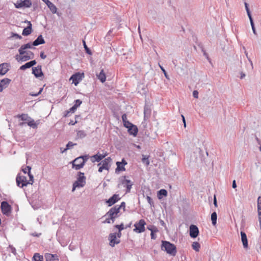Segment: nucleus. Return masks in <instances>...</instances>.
Returning <instances> with one entry per match:
<instances>
[{
    "label": "nucleus",
    "instance_id": "27",
    "mask_svg": "<svg viewBox=\"0 0 261 261\" xmlns=\"http://www.w3.org/2000/svg\"><path fill=\"white\" fill-rule=\"evenodd\" d=\"M97 78L102 82L104 83L106 80V75L103 69H102L99 74L97 75Z\"/></svg>",
    "mask_w": 261,
    "mask_h": 261
},
{
    "label": "nucleus",
    "instance_id": "5",
    "mask_svg": "<svg viewBox=\"0 0 261 261\" xmlns=\"http://www.w3.org/2000/svg\"><path fill=\"white\" fill-rule=\"evenodd\" d=\"M1 208L3 215L7 216H9L11 215L12 207L7 201H3L1 202Z\"/></svg>",
    "mask_w": 261,
    "mask_h": 261
},
{
    "label": "nucleus",
    "instance_id": "39",
    "mask_svg": "<svg viewBox=\"0 0 261 261\" xmlns=\"http://www.w3.org/2000/svg\"><path fill=\"white\" fill-rule=\"evenodd\" d=\"M142 162L143 164H145L146 166L149 165V161L148 160V156H146L145 155H143V158L142 159Z\"/></svg>",
    "mask_w": 261,
    "mask_h": 261
},
{
    "label": "nucleus",
    "instance_id": "49",
    "mask_svg": "<svg viewBox=\"0 0 261 261\" xmlns=\"http://www.w3.org/2000/svg\"><path fill=\"white\" fill-rule=\"evenodd\" d=\"M111 221H112V223H113L114 222V220H113V219H111V217H108V218L105 220V221L103 222V223H111Z\"/></svg>",
    "mask_w": 261,
    "mask_h": 261
},
{
    "label": "nucleus",
    "instance_id": "60",
    "mask_svg": "<svg viewBox=\"0 0 261 261\" xmlns=\"http://www.w3.org/2000/svg\"><path fill=\"white\" fill-rule=\"evenodd\" d=\"M258 216H261V206L257 207Z\"/></svg>",
    "mask_w": 261,
    "mask_h": 261
},
{
    "label": "nucleus",
    "instance_id": "63",
    "mask_svg": "<svg viewBox=\"0 0 261 261\" xmlns=\"http://www.w3.org/2000/svg\"><path fill=\"white\" fill-rule=\"evenodd\" d=\"M258 221H259L260 227L261 228V216H258Z\"/></svg>",
    "mask_w": 261,
    "mask_h": 261
},
{
    "label": "nucleus",
    "instance_id": "48",
    "mask_svg": "<svg viewBox=\"0 0 261 261\" xmlns=\"http://www.w3.org/2000/svg\"><path fill=\"white\" fill-rule=\"evenodd\" d=\"M123 124H124V126L127 128H129L130 127H132V125H133L132 123H130L128 121L124 122V123H123Z\"/></svg>",
    "mask_w": 261,
    "mask_h": 261
},
{
    "label": "nucleus",
    "instance_id": "55",
    "mask_svg": "<svg viewBox=\"0 0 261 261\" xmlns=\"http://www.w3.org/2000/svg\"><path fill=\"white\" fill-rule=\"evenodd\" d=\"M146 199H147V200L148 201V202L150 204V205H152L153 204V201L152 200V199L149 196H147V197H146Z\"/></svg>",
    "mask_w": 261,
    "mask_h": 261
},
{
    "label": "nucleus",
    "instance_id": "11",
    "mask_svg": "<svg viewBox=\"0 0 261 261\" xmlns=\"http://www.w3.org/2000/svg\"><path fill=\"white\" fill-rule=\"evenodd\" d=\"M190 236L192 238H196L199 234V229L195 225H191L189 228Z\"/></svg>",
    "mask_w": 261,
    "mask_h": 261
},
{
    "label": "nucleus",
    "instance_id": "18",
    "mask_svg": "<svg viewBox=\"0 0 261 261\" xmlns=\"http://www.w3.org/2000/svg\"><path fill=\"white\" fill-rule=\"evenodd\" d=\"M33 43H28L27 44L22 45L21 46L20 48L18 50L19 53L20 55H23L25 54V50L26 49L31 48L33 46Z\"/></svg>",
    "mask_w": 261,
    "mask_h": 261
},
{
    "label": "nucleus",
    "instance_id": "12",
    "mask_svg": "<svg viewBox=\"0 0 261 261\" xmlns=\"http://www.w3.org/2000/svg\"><path fill=\"white\" fill-rule=\"evenodd\" d=\"M108 153L107 152L103 154L97 153L96 154L93 155L90 157V160L92 163H94L95 162H99L103 158H105Z\"/></svg>",
    "mask_w": 261,
    "mask_h": 261
},
{
    "label": "nucleus",
    "instance_id": "61",
    "mask_svg": "<svg viewBox=\"0 0 261 261\" xmlns=\"http://www.w3.org/2000/svg\"><path fill=\"white\" fill-rule=\"evenodd\" d=\"M13 36L16 37L17 38L19 39H21V36L17 34H14Z\"/></svg>",
    "mask_w": 261,
    "mask_h": 261
},
{
    "label": "nucleus",
    "instance_id": "15",
    "mask_svg": "<svg viewBox=\"0 0 261 261\" xmlns=\"http://www.w3.org/2000/svg\"><path fill=\"white\" fill-rule=\"evenodd\" d=\"M10 64L4 63L0 64V75H5L9 70Z\"/></svg>",
    "mask_w": 261,
    "mask_h": 261
},
{
    "label": "nucleus",
    "instance_id": "45",
    "mask_svg": "<svg viewBox=\"0 0 261 261\" xmlns=\"http://www.w3.org/2000/svg\"><path fill=\"white\" fill-rule=\"evenodd\" d=\"M76 145V143H73L72 142H69L66 145V148L65 149V150L70 149V148Z\"/></svg>",
    "mask_w": 261,
    "mask_h": 261
},
{
    "label": "nucleus",
    "instance_id": "3",
    "mask_svg": "<svg viewBox=\"0 0 261 261\" xmlns=\"http://www.w3.org/2000/svg\"><path fill=\"white\" fill-rule=\"evenodd\" d=\"M162 250H165L168 253L173 256H175L176 253V246L168 241H163L162 245L161 246Z\"/></svg>",
    "mask_w": 261,
    "mask_h": 261
},
{
    "label": "nucleus",
    "instance_id": "17",
    "mask_svg": "<svg viewBox=\"0 0 261 261\" xmlns=\"http://www.w3.org/2000/svg\"><path fill=\"white\" fill-rule=\"evenodd\" d=\"M32 71L33 73L36 77H40L43 75L41 66L40 65H38L37 67L33 68Z\"/></svg>",
    "mask_w": 261,
    "mask_h": 261
},
{
    "label": "nucleus",
    "instance_id": "21",
    "mask_svg": "<svg viewBox=\"0 0 261 261\" xmlns=\"http://www.w3.org/2000/svg\"><path fill=\"white\" fill-rule=\"evenodd\" d=\"M46 261H59L58 256L57 254L46 253L45 255Z\"/></svg>",
    "mask_w": 261,
    "mask_h": 261
},
{
    "label": "nucleus",
    "instance_id": "20",
    "mask_svg": "<svg viewBox=\"0 0 261 261\" xmlns=\"http://www.w3.org/2000/svg\"><path fill=\"white\" fill-rule=\"evenodd\" d=\"M111 161V158L110 157H108L98 164V166L101 165L103 166V168H106V170H108L109 169V164Z\"/></svg>",
    "mask_w": 261,
    "mask_h": 261
},
{
    "label": "nucleus",
    "instance_id": "26",
    "mask_svg": "<svg viewBox=\"0 0 261 261\" xmlns=\"http://www.w3.org/2000/svg\"><path fill=\"white\" fill-rule=\"evenodd\" d=\"M241 239L244 248L248 247V241L246 233L244 232H241Z\"/></svg>",
    "mask_w": 261,
    "mask_h": 261
},
{
    "label": "nucleus",
    "instance_id": "10",
    "mask_svg": "<svg viewBox=\"0 0 261 261\" xmlns=\"http://www.w3.org/2000/svg\"><path fill=\"white\" fill-rule=\"evenodd\" d=\"M123 187H126V193L130 192L132 187L133 186V182L128 179L126 178V176H123V178L121 180L120 184Z\"/></svg>",
    "mask_w": 261,
    "mask_h": 261
},
{
    "label": "nucleus",
    "instance_id": "30",
    "mask_svg": "<svg viewBox=\"0 0 261 261\" xmlns=\"http://www.w3.org/2000/svg\"><path fill=\"white\" fill-rule=\"evenodd\" d=\"M17 118H20L22 121L29 120L30 117L27 114H18L16 116Z\"/></svg>",
    "mask_w": 261,
    "mask_h": 261
},
{
    "label": "nucleus",
    "instance_id": "13",
    "mask_svg": "<svg viewBox=\"0 0 261 261\" xmlns=\"http://www.w3.org/2000/svg\"><path fill=\"white\" fill-rule=\"evenodd\" d=\"M110 245L112 247H114L115 244H118L120 243V240L117 238V234L116 233H111L109 236Z\"/></svg>",
    "mask_w": 261,
    "mask_h": 261
},
{
    "label": "nucleus",
    "instance_id": "64",
    "mask_svg": "<svg viewBox=\"0 0 261 261\" xmlns=\"http://www.w3.org/2000/svg\"><path fill=\"white\" fill-rule=\"evenodd\" d=\"M214 204L215 205V206H217V200H216V197L215 196L214 197Z\"/></svg>",
    "mask_w": 261,
    "mask_h": 261
},
{
    "label": "nucleus",
    "instance_id": "1",
    "mask_svg": "<svg viewBox=\"0 0 261 261\" xmlns=\"http://www.w3.org/2000/svg\"><path fill=\"white\" fill-rule=\"evenodd\" d=\"M29 180H28L27 179V177L23 175H21L19 174L16 178V182L17 185L22 188L24 186H27L29 184L32 185L34 182V177L33 175H30Z\"/></svg>",
    "mask_w": 261,
    "mask_h": 261
},
{
    "label": "nucleus",
    "instance_id": "8",
    "mask_svg": "<svg viewBox=\"0 0 261 261\" xmlns=\"http://www.w3.org/2000/svg\"><path fill=\"white\" fill-rule=\"evenodd\" d=\"M146 225V222L144 220L141 219L138 223H136L134 225L135 228L134 229V231L138 232L141 233L145 231V225Z\"/></svg>",
    "mask_w": 261,
    "mask_h": 261
},
{
    "label": "nucleus",
    "instance_id": "42",
    "mask_svg": "<svg viewBox=\"0 0 261 261\" xmlns=\"http://www.w3.org/2000/svg\"><path fill=\"white\" fill-rule=\"evenodd\" d=\"M249 20H250V23H251V27H252V29L253 32V33L255 35H256L257 33H256V30H255V27H254V23H253V21L252 18H249Z\"/></svg>",
    "mask_w": 261,
    "mask_h": 261
},
{
    "label": "nucleus",
    "instance_id": "54",
    "mask_svg": "<svg viewBox=\"0 0 261 261\" xmlns=\"http://www.w3.org/2000/svg\"><path fill=\"white\" fill-rule=\"evenodd\" d=\"M122 120L123 123H124V122L128 121L127 119V116L125 114H124L122 115Z\"/></svg>",
    "mask_w": 261,
    "mask_h": 261
},
{
    "label": "nucleus",
    "instance_id": "33",
    "mask_svg": "<svg viewBox=\"0 0 261 261\" xmlns=\"http://www.w3.org/2000/svg\"><path fill=\"white\" fill-rule=\"evenodd\" d=\"M28 125L33 128H36L37 127V124L34 120L30 117L29 120L27 121Z\"/></svg>",
    "mask_w": 261,
    "mask_h": 261
},
{
    "label": "nucleus",
    "instance_id": "46",
    "mask_svg": "<svg viewBox=\"0 0 261 261\" xmlns=\"http://www.w3.org/2000/svg\"><path fill=\"white\" fill-rule=\"evenodd\" d=\"M115 206L118 207L120 211L121 208H123V211H125V203L124 202H122L120 205H116Z\"/></svg>",
    "mask_w": 261,
    "mask_h": 261
},
{
    "label": "nucleus",
    "instance_id": "34",
    "mask_svg": "<svg viewBox=\"0 0 261 261\" xmlns=\"http://www.w3.org/2000/svg\"><path fill=\"white\" fill-rule=\"evenodd\" d=\"M151 114V111L148 109H144V120H147L149 118Z\"/></svg>",
    "mask_w": 261,
    "mask_h": 261
},
{
    "label": "nucleus",
    "instance_id": "28",
    "mask_svg": "<svg viewBox=\"0 0 261 261\" xmlns=\"http://www.w3.org/2000/svg\"><path fill=\"white\" fill-rule=\"evenodd\" d=\"M167 191L165 189H161L158 192L157 196L159 199H161L163 198V196H167Z\"/></svg>",
    "mask_w": 261,
    "mask_h": 261
},
{
    "label": "nucleus",
    "instance_id": "4",
    "mask_svg": "<svg viewBox=\"0 0 261 261\" xmlns=\"http://www.w3.org/2000/svg\"><path fill=\"white\" fill-rule=\"evenodd\" d=\"M86 184V177L84 176V173L79 172V177L77 180L73 183L72 191H74L76 188H81L85 186Z\"/></svg>",
    "mask_w": 261,
    "mask_h": 261
},
{
    "label": "nucleus",
    "instance_id": "58",
    "mask_svg": "<svg viewBox=\"0 0 261 261\" xmlns=\"http://www.w3.org/2000/svg\"><path fill=\"white\" fill-rule=\"evenodd\" d=\"M40 57L43 59H44L46 58V56L45 55H44V53L43 52H41L40 53Z\"/></svg>",
    "mask_w": 261,
    "mask_h": 261
},
{
    "label": "nucleus",
    "instance_id": "56",
    "mask_svg": "<svg viewBox=\"0 0 261 261\" xmlns=\"http://www.w3.org/2000/svg\"><path fill=\"white\" fill-rule=\"evenodd\" d=\"M193 95L195 98H198V92L197 90H194L193 92Z\"/></svg>",
    "mask_w": 261,
    "mask_h": 261
},
{
    "label": "nucleus",
    "instance_id": "53",
    "mask_svg": "<svg viewBox=\"0 0 261 261\" xmlns=\"http://www.w3.org/2000/svg\"><path fill=\"white\" fill-rule=\"evenodd\" d=\"M77 108H76L75 107V105H74L72 107H71L70 109H69V111L67 112V113H69V112H72V113H74L75 112V111L76 110Z\"/></svg>",
    "mask_w": 261,
    "mask_h": 261
},
{
    "label": "nucleus",
    "instance_id": "41",
    "mask_svg": "<svg viewBox=\"0 0 261 261\" xmlns=\"http://www.w3.org/2000/svg\"><path fill=\"white\" fill-rule=\"evenodd\" d=\"M86 136V134L83 130H78L77 132V137L80 138H83Z\"/></svg>",
    "mask_w": 261,
    "mask_h": 261
},
{
    "label": "nucleus",
    "instance_id": "7",
    "mask_svg": "<svg viewBox=\"0 0 261 261\" xmlns=\"http://www.w3.org/2000/svg\"><path fill=\"white\" fill-rule=\"evenodd\" d=\"M34 55L32 51H25V54L23 55H17L16 59L18 61H27L34 58Z\"/></svg>",
    "mask_w": 261,
    "mask_h": 261
},
{
    "label": "nucleus",
    "instance_id": "44",
    "mask_svg": "<svg viewBox=\"0 0 261 261\" xmlns=\"http://www.w3.org/2000/svg\"><path fill=\"white\" fill-rule=\"evenodd\" d=\"M245 6L246 10L247 11V15L248 16L249 18H251L252 16H251L250 12L249 11V9L248 6V4L246 3H245Z\"/></svg>",
    "mask_w": 261,
    "mask_h": 261
},
{
    "label": "nucleus",
    "instance_id": "24",
    "mask_svg": "<svg viewBox=\"0 0 261 261\" xmlns=\"http://www.w3.org/2000/svg\"><path fill=\"white\" fill-rule=\"evenodd\" d=\"M128 132L130 135H132L135 137L138 134V129L136 125H133L132 127H130L128 128Z\"/></svg>",
    "mask_w": 261,
    "mask_h": 261
},
{
    "label": "nucleus",
    "instance_id": "57",
    "mask_svg": "<svg viewBox=\"0 0 261 261\" xmlns=\"http://www.w3.org/2000/svg\"><path fill=\"white\" fill-rule=\"evenodd\" d=\"M261 206V196H259L257 198V207Z\"/></svg>",
    "mask_w": 261,
    "mask_h": 261
},
{
    "label": "nucleus",
    "instance_id": "6",
    "mask_svg": "<svg viewBox=\"0 0 261 261\" xmlns=\"http://www.w3.org/2000/svg\"><path fill=\"white\" fill-rule=\"evenodd\" d=\"M120 211L119 210V207L114 206L112 207L106 214V216L111 217V219H115L119 216V213Z\"/></svg>",
    "mask_w": 261,
    "mask_h": 261
},
{
    "label": "nucleus",
    "instance_id": "14",
    "mask_svg": "<svg viewBox=\"0 0 261 261\" xmlns=\"http://www.w3.org/2000/svg\"><path fill=\"white\" fill-rule=\"evenodd\" d=\"M127 164L126 161L123 159L122 160V162H116V165L117 168L116 169V172L117 171H124L125 170V168L124 167V166Z\"/></svg>",
    "mask_w": 261,
    "mask_h": 261
},
{
    "label": "nucleus",
    "instance_id": "35",
    "mask_svg": "<svg viewBox=\"0 0 261 261\" xmlns=\"http://www.w3.org/2000/svg\"><path fill=\"white\" fill-rule=\"evenodd\" d=\"M32 261H43V256L40 255L38 253H35Z\"/></svg>",
    "mask_w": 261,
    "mask_h": 261
},
{
    "label": "nucleus",
    "instance_id": "52",
    "mask_svg": "<svg viewBox=\"0 0 261 261\" xmlns=\"http://www.w3.org/2000/svg\"><path fill=\"white\" fill-rule=\"evenodd\" d=\"M82 101L80 99H77L75 101L74 105L76 108L79 107L82 103Z\"/></svg>",
    "mask_w": 261,
    "mask_h": 261
},
{
    "label": "nucleus",
    "instance_id": "23",
    "mask_svg": "<svg viewBox=\"0 0 261 261\" xmlns=\"http://www.w3.org/2000/svg\"><path fill=\"white\" fill-rule=\"evenodd\" d=\"M32 33V24L31 22H29V25L25 28L22 31V35L23 36H28L31 34Z\"/></svg>",
    "mask_w": 261,
    "mask_h": 261
},
{
    "label": "nucleus",
    "instance_id": "29",
    "mask_svg": "<svg viewBox=\"0 0 261 261\" xmlns=\"http://www.w3.org/2000/svg\"><path fill=\"white\" fill-rule=\"evenodd\" d=\"M46 5L48 6L49 10L53 14H55L57 13V9L56 6L54 4L50 2Z\"/></svg>",
    "mask_w": 261,
    "mask_h": 261
},
{
    "label": "nucleus",
    "instance_id": "40",
    "mask_svg": "<svg viewBox=\"0 0 261 261\" xmlns=\"http://www.w3.org/2000/svg\"><path fill=\"white\" fill-rule=\"evenodd\" d=\"M32 5V3L30 0H24L23 1V7L29 8Z\"/></svg>",
    "mask_w": 261,
    "mask_h": 261
},
{
    "label": "nucleus",
    "instance_id": "37",
    "mask_svg": "<svg viewBox=\"0 0 261 261\" xmlns=\"http://www.w3.org/2000/svg\"><path fill=\"white\" fill-rule=\"evenodd\" d=\"M217 216L216 213V212L213 213L211 215V220L212 221V224L214 225H215L217 223Z\"/></svg>",
    "mask_w": 261,
    "mask_h": 261
},
{
    "label": "nucleus",
    "instance_id": "50",
    "mask_svg": "<svg viewBox=\"0 0 261 261\" xmlns=\"http://www.w3.org/2000/svg\"><path fill=\"white\" fill-rule=\"evenodd\" d=\"M159 66L160 67V68L161 69V70L163 71L165 77L167 79H169V76L166 71V70H165V69L160 65H159Z\"/></svg>",
    "mask_w": 261,
    "mask_h": 261
},
{
    "label": "nucleus",
    "instance_id": "19",
    "mask_svg": "<svg viewBox=\"0 0 261 261\" xmlns=\"http://www.w3.org/2000/svg\"><path fill=\"white\" fill-rule=\"evenodd\" d=\"M119 199L120 197L119 195L114 194L112 197L108 199V200L107 201V203L108 204L109 206H111L117 202Z\"/></svg>",
    "mask_w": 261,
    "mask_h": 261
},
{
    "label": "nucleus",
    "instance_id": "38",
    "mask_svg": "<svg viewBox=\"0 0 261 261\" xmlns=\"http://www.w3.org/2000/svg\"><path fill=\"white\" fill-rule=\"evenodd\" d=\"M31 168L30 166H26L25 168L22 169L24 174L28 173L29 176H30V175H32L31 174Z\"/></svg>",
    "mask_w": 261,
    "mask_h": 261
},
{
    "label": "nucleus",
    "instance_id": "32",
    "mask_svg": "<svg viewBox=\"0 0 261 261\" xmlns=\"http://www.w3.org/2000/svg\"><path fill=\"white\" fill-rule=\"evenodd\" d=\"M192 248L196 252H199L200 248V245L197 242H194L192 244Z\"/></svg>",
    "mask_w": 261,
    "mask_h": 261
},
{
    "label": "nucleus",
    "instance_id": "47",
    "mask_svg": "<svg viewBox=\"0 0 261 261\" xmlns=\"http://www.w3.org/2000/svg\"><path fill=\"white\" fill-rule=\"evenodd\" d=\"M115 227L119 230V231H121L124 229V225L123 223L121 224L120 225H116Z\"/></svg>",
    "mask_w": 261,
    "mask_h": 261
},
{
    "label": "nucleus",
    "instance_id": "43",
    "mask_svg": "<svg viewBox=\"0 0 261 261\" xmlns=\"http://www.w3.org/2000/svg\"><path fill=\"white\" fill-rule=\"evenodd\" d=\"M43 88H41L40 89V90L38 93L31 92L30 93V95L32 96H37L39 95L40 94H41V93L43 91Z\"/></svg>",
    "mask_w": 261,
    "mask_h": 261
},
{
    "label": "nucleus",
    "instance_id": "36",
    "mask_svg": "<svg viewBox=\"0 0 261 261\" xmlns=\"http://www.w3.org/2000/svg\"><path fill=\"white\" fill-rule=\"evenodd\" d=\"M14 5L16 8H21L23 7V1L18 0L14 3Z\"/></svg>",
    "mask_w": 261,
    "mask_h": 261
},
{
    "label": "nucleus",
    "instance_id": "2",
    "mask_svg": "<svg viewBox=\"0 0 261 261\" xmlns=\"http://www.w3.org/2000/svg\"><path fill=\"white\" fill-rule=\"evenodd\" d=\"M88 159V155L81 156L76 158L71 162L72 168L75 170H79L82 168Z\"/></svg>",
    "mask_w": 261,
    "mask_h": 261
},
{
    "label": "nucleus",
    "instance_id": "59",
    "mask_svg": "<svg viewBox=\"0 0 261 261\" xmlns=\"http://www.w3.org/2000/svg\"><path fill=\"white\" fill-rule=\"evenodd\" d=\"M104 169L106 170V168H103V166L101 165L98 169V172H102Z\"/></svg>",
    "mask_w": 261,
    "mask_h": 261
},
{
    "label": "nucleus",
    "instance_id": "62",
    "mask_svg": "<svg viewBox=\"0 0 261 261\" xmlns=\"http://www.w3.org/2000/svg\"><path fill=\"white\" fill-rule=\"evenodd\" d=\"M236 187H237V185L236 183V180H234L232 182V188L234 189Z\"/></svg>",
    "mask_w": 261,
    "mask_h": 261
},
{
    "label": "nucleus",
    "instance_id": "9",
    "mask_svg": "<svg viewBox=\"0 0 261 261\" xmlns=\"http://www.w3.org/2000/svg\"><path fill=\"white\" fill-rule=\"evenodd\" d=\"M84 77V73H81L80 72H77L71 76L70 80L72 81V83L76 86L80 83V82L82 81Z\"/></svg>",
    "mask_w": 261,
    "mask_h": 261
},
{
    "label": "nucleus",
    "instance_id": "22",
    "mask_svg": "<svg viewBox=\"0 0 261 261\" xmlns=\"http://www.w3.org/2000/svg\"><path fill=\"white\" fill-rule=\"evenodd\" d=\"M36 61L32 60L29 62L25 63V64L22 65L21 66H20V69L22 70H24L26 69L27 68H29L32 67L33 66L36 65Z\"/></svg>",
    "mask_w": 261,
    "mask_h": 261
},
{
    "label": "nucleus",
    "instance_id": "31",
    "mask_svg": "<svg viewBox=\"0 0 261 261\" xmlns=\"http://www.w3.org/2000/svg\"><path fill=\"white\" fill-rule=\"evenodd\" d=\"M148 229L151 231V238L152 239H155L156 236L154 233L158 231V230L156 227H153L152 228H150L148 227Z\"/></svg>",
    "mask_w": 261,
    "mask_h": 261
},
{
    "label": "nucleus",
    "instance_id": "25",
    "mask_svg": "<svg viewBox=\"0 0 261 261\" xmlns=\"http://www.w3.org/2000/svg\"><path fill=\"white\" fill-rule=\"evenodd\" d=\"M45 43V41L42 37V35H40L38 37V38L33 42V45L34 46H37L39 44H42Z\"/></svg>",
    "mask_w": 261,
    "mask_h": 261
},
{
    "label": "nucleus",
    "instance_id": "16",
    "mask_svg": "<svg viewBox=\"0 0 261 261\" xmlns=\"http://www.w3.org/2000/svg\"><path fill=\"white\" fill-rule=\"evenodd\" d=\"M10 82L11 80L8 78H5L0 81V92L8 87Z\"/></svg>",
    "mask_w": 261,
    "mask_h": 261
},
{
    "label": "nucleus",
    "instance_id": "51",
    "mask_svg": "<svg viewBox=\"0 0 261 261\" xmlns=\"http://www.w3.org/2000/svg\"><path fill=\"white\" fill-rule=\"evenodd\" d=\"M83 43H84V47L86 50V52L89 54V55H91V53L90 50V49L88 48V47L87 46L86 44V43H85V41H83Z\"/></svg>",
    "mask_w": 261,
    "mask_h": 261
}]
</instances>
